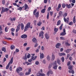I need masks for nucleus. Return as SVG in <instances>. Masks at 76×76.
Masks as SVG:
<instances>
[{"instance_id": "1", "label": "nucleus", "mask_w": 76, "mask_h": 76, "mask_svg": "<svg viewBox=\"0 0 76 76\" xmlns=\"http://www.w3.org/2000/svg\"><path fill=\"white\" fill-rule=\"evenodd\" d=\"M30 23H28L26 25V26L24 28V32H25V31H26L27 30H28V29L29 28H30L31 29H32V26H30Z\"/></svg>"}, {"instance_id": "2", "label": "nucleus", "mask_w": 76, "mask_h": 76, "mask_svg": "<svg viewBox=\"0 0 76 76\" xmlns=\"http://www.w3.org/2000/svg\"><path fill=\"white\" fill-rule=\"evenodd\" d=\"M67 14L66 13H65L63 15V16L64 17V20L65 22H69V18H67L66 19V18H65V17L67 16Z\"/></svg>"}, {"instance_id": "3", "label": "nucleus", "mask_w": 76, "mask_h": 76, "mask_svg": "<svg viewBox=\"0 0 76 76\" xmlns=\"http://www.w3.org/2000/svg\"><path fill=\"white\" fill-rule=\"evenodd\" d=\"M2 10L1 12V14H3L4 12H7L9 10V9H8L7 8H4V7H2Z\"/></svg>"}, {"instance_id": "4", "label": "nucleus", "mask_w": 76, "mask_h": 76, "mask_svg": "<svg viewBox=\"0 0 76 76\" xmlns=\"http://www.w3.org/2000/svg\"><path fill=\"white\" fill-rule=\"evenodd\" d=\"M22 71V68L20 66H19L18 67V68L16 69V71L18 73H19L20 72H21V71Z\"/></svg>"}, {"instance_id": "5", "label": "nucleus", "mask_w": 76, "mask_h": 76, "mask_svg": "<svg viewBox=\"0 0 76 76\" xmlns=\"http://www.w3.org/2000/svg\"><path fill=\"white\" fill-rule=\"evenodd\" d=\"M44 32L41 31L39 34V37H41V38H44Z\"/></svg>"}, {"instance_id": "6", "label": "nucleus", "mask_w": 76, "mask_h": 76, "mask_svg": "<svg viewBox=\"0 0 76 76\" xmlns=\"http://www.w3.org/2000/svg\"><path fill=\"white\" fill-rule=\"evenodd\" d=\"M66 34V30H65V29L64 28L63 29V32L60 34V35L64 36V35H65Z\"/></svg>"}, {"instance_id": "7", "label": "nucleus", "mask_w": 76, "mask_h": 76, "mask_svg": "<svg viewBox=\"0 0 76 76\" xmlns=\"http://www.w3.org/2000/svg\"><path fill=\"white\" fill-rule=\"evenodd\" d=\"M40 58L41 59H42L43 58H44V54L42 53H40Z\"/></svg>"}, {"instance_id": "8", "label": "nucleus", "mask_w": 76, "mask_h": 76, "mask_svg": "<svg viewBox=\"0 0 76 76\" xmlns=\"http://www.w3.org/2000/svg\"><path fill=\"white\" fill-rule=\"evenodd\" d=\"M27 35L26 34H24L21 36V38H23V39H25L27 38Z\"/></svg>"}, {"instance_id": "9", "label": "nucleus", "mask_w": 76, "mask_h": 76, "mask_svg": "<svg viewBox=\"0 0 76 76\" xmlns=\"http://www.w3.org/2000/svg\"><path fill=\"white\" fill-rule=\"evenodd\" d=\"M20 29V24H19V25L17 26V29H16V32H18V31H19Z\"/></svg>"}, {"instance_id": "10", "label": "nucleus", "mask_w": 76, "mask_h": 76, "mask_svg": "<svg viewBox=\"0 0 76 76\" xmlns=\"http://www.w3.org/2000/svg\"><path fill=\"white\" fill-rule=\"evenodd\" d=\"M55 58H56V56H55L54 55H52L51 60V61H54V59H55Z\"/></svg>"}, {"instance_id": "11", "label": "nucleus", "mask_w": 76, "mask_h": 76, "mask_svg": "<svg viewBox=\"0 0 76 76\" xmlns=\"http://www.w3.org/2000/svg\"><path fill=\"white\" fill-rule=\"evenodd\" d=\"M45 37L47 39H49V38H50V36H49V34H48L47 33H46L45 34Z\"/></svg>"}, {"instance_id": "12", "label": "nucleus", "mask_w": 76, "mask_h": 76, "mask_svg": "<svg viewBox=\"0 0 76 76\" xmlns=\"http://www.w3.org/2000/svg\"><path fill=\"white\" fill-rule=\"evenodd\" d=\"M61 4H59L58 5V8H56V10L57 11H59V9H60L61 8Z\"/></svg>"}, {"instance_id": "13", "label": "nucleus", "mask_w": 76, "mask_h": 76, "mask_svg": "<svg viewBox=\"0 0 76 76\" xmlns=\"http://www.w3.org/2000/svg\"><path fill=\"white\" fill-rule=\"evenodd\" d=\"M71 4H66V7L68 8V9H70L71 7Z\"/></svg>"}, {"instance_id": "14", "label": "nucleus", "mask_w": 76, "mask_h": 76, "mask_svg": "<svg viewBox=\"0 0 76 76\" xmlns=\"http://www.w3.org/2000/svg\"><path fill=\"white\" fill-rule=\"evenodd\" d=\"M63 15V12H62V11H60L59 12V15L61 16V17Z\"/></svg>"}, {"instance_id": "15", "label": "nucleus", "mask_w": 76, "mask_h": 76, "mask_svg": "<svg viewBox=\"0 0 76 76\" xmlns=\"http://www.w3.org/2000/svg\"><path fill=\"white\" fill-rule=\"evenodd\" d=\"M13 58L12 57V58H11L10 62L8 64H12L13 63Z\"/></svg>"}, {"instance_id": "16", "label": "nucleus", "mask_w": 76, "mask_h": 76, "mask_svg": "<svg viewBox=\"0 0 76 76\" xmlns=\"http://www.w3.org/2000/svg\"><path fill=\"white\" fill-rule=\"evenodd\" d=\"M20 26L22 30H23L24 29V25L23 24V23H22L20 25Z\"/></svg>"}, {"instance_id": "17", "label": "nucleus", "mask_w": 76, "mask_h": 76, "mask_svg": "<svg viewBox=\"0 0 76 76\" xmlns=\"http://www.w3.org/2000/svg\"><path fill=\"white\" fill-rule=\"evenodd\" d=\"M57 61H56L53 62L52 63V66H57Z\"/></svg>"}, {"instance_id": "18", "label": "nucleus", "mask_w": 76, "mask_h": 76, "mask_svg": "<svg viewBox=\"0 0 76 76\" xmlns=\"http://www.w3.org/2000/svg\"><path fill=\"white\" fill-rule=\"evenodd\" d=\"M61 45V44L60 43H58L57 44L56 46V48H59V46H60Z\"/></svg>"}, {"instance_id": "19", "label": "nucleus", "mask_w": 76, "mask_h": 76, "mask_svg": "<svg viewBox=\"0 0 76 76\" xmlns=\"http://www.w3.org/2000/svg\"><path fill=\"white\" fill-rule=\"evenodd\" d=\"M32 41L34 43H37V40L36 38H34L32 39Z\"/></svg>"}, {"instance_id": "20", "label": "nucleus", "mask_w": 76, "mask_h": 76, "mask_svg": "<svg viewBox=\"0 0 76 76\" xmlns=\"http://www.w3.org/2000/svg\"><path fill=\"white\" fill-rule=\"evenodd\" d=\"M35 15V17L36 18H38V16H39V12H37L36 13H35V15Z\"/></svg>"}, {"instance_id": "21", "label": "nucleus", "mask_w": 76, "mask_h": 76, "mask_svg": "<svg viewBox=\"0 0 76 76\" xmlns=\"http://www.w3.org/2000/svg\"><path fill=\"white\" fill-rule=\"evenodd\" d=\"M57 67L58 66L57 65H54L53 66V69H54V70H56L57 69Z\"/></svg>"}, {"instance_id": "22", "label": "nucleus", "mask_w": 76, "mask_h": 76, "mask_svg": "<svg viewBox=\"0 0 76 76\" xmlns=\"http://www.w3.org/2000/svg\"><path fill=\"white\" fill-rule=\"evenodd\" d=\"M59 56H65L66 54L64 53H59Z\"/></svg>"}, {"instance_id": "23", "label": "nucleus", "mask_w": 76, "mask_h": 76, "mask_svg": "<svg viewBox=\"0 0 76 76\" xmlns=\"http://www.w3.org/2000/svg\"><path fill=\"white\" fill-rule=\"evenodd\" d=\"M70 73H72V74H74L75 72H74V71L73 70H72L71 71L70 70L68 71Z\"/></svg>"}, {"instance_id": "24", "label": "nucleus", "mask_w": 76, "mask_h": 76, "mask_svg": "<svg viewBox=\"0 0 76 76\" xmlns=\"http://www.w3.org/2000/svg\"><path fill=\"white\" fill-rule=\"evenodd\" d=\"M26 54H25V56H24L23 58V60H27V57H26Z\"/></svg>"}, {"instance_id": "25", "label": "nucleus", "mask_w": 76, "mask_h": 76, "mask_svg": "<svg viewBox=\"0 0 76 76\" xmlns=\"http://www.w3.org/2000/svg\"><path fill=\"white\" fill-rule=\"evenodd\" d=\"M25 7V10H26V9H29V7H28V5H27V4H26L24 5Z\"/></svg>"}, {"instance_id": "26", "label": "nucleus", "mask_w": 76, "mask_h": 76, "mask_svg": "<svg viewBox=\"0 0 76 76\" xmlns=\"http://www.w3.org/2000/svg\"><path fill=\"white\" fill-rule=\"evenodd\" d=\"M19 75H20V76H23V75H24V74L22 72H20V73H18Z\"/></svg>"}, {"instance_id": "27", "label": "nucleus", "mask_w": 76, "mask_h": 76, "mask_svg": "<svg viewBox=\"0 0 76 76\" xmlns=\"http://www.w3.org/2000/svg\"><path fill=\"white\" fill-rule=\"evenodd\" d=\"M60 23H61V21H60V20H59L57 23V24L56 25L57 26H58V25H60Z\"/></svg>"}, {"instance_id": "28", "label": "nucleus", "mask_w": 76, "mask_h": 76, "mask_svg": "<svg viewBox=\"0 0 76 76\" xmlns=\"http://www.w3.org/2000/svg\"><path fill=\"white\" fill-rule=\"evenodd\" d=\"M37 57V56H35L34 58V56H31V60H35V59H36Z\"/></svg>"}, {"instance_id": "29", "label": "nucleus", "mask_w": 76, "mask_h": 76, "mask_svg": "<svg viewBox=\"0 0 76 76\" xmlns=\"http://www.w3.org/2000/svg\"><path fill=\"white\" fill-rule=\"evenodd\" d=\"M72 69L73 67H72V66L70 65L68 66V69H69V70H72Z\"/></svg>"}, {"instance_id": "30", "label": "nucleus", "mask_w": 76, "mask_h": 76, "mask_svg": "<svg viewBox=\"0 0 76 76\" xmlns=\"http://www.w3.org/2000/svg\"><path fill=\"white\" fill-rule=\"evenodd\" d=\"M47 58L48 61H50V57L49 56V55H48L47 56Z\"/></svg>"}, {"instance_id": "31", "label": "nucleus", "mask_w": 76, "mask_h": 76, "mask_svg": "<svg viewBox=\"0 0 76 76\" xmlns=\"http://www.w3.org/2000/svg\"><path fill=\"white\" fill-rule=\"evenodd\" d=\"M71 49H68L66 50V53H69Z\"/></svg>"}, {"instance_id": "32", "label": "nucleus", "mask_w": 76, "mask_h": 76, "mask_svg": "<svg viewBox=\"0 0 76 76\" xmlns=\"http://www.w3.org/2000/svg\"><path fill=\"white\" fill-rule=\"evenodd\" d=\"M52 67V63H50V64L49 66H48V69H51Z\"/></svg>"}, {"instance_id": "33", "label": "nucleus", "mask_w": 76, "mask_h": 76, "mask_svg": "<svg viewBox=\"0 0 76 76\" xmlns=\"http://www.w3.org/2000/svg\"><path fill=\"white\" fill-rule=\"evenodd\" d=\"M39 75H40V76H45V74L44 73H39Z\"/></svg>"}, {"instance_id": "34", "label": "nucleus", "mask_w": 76, "mask_h": 76, "mask_svg": "<svg viewBox=\"0 0 76 76\" xmlns=\"http://www.w3.org/2000/svg\"><path fill=\"white\" fill-rule=\"evenodd\" d=\"M10 48L12 50H13L15 48V46L13 45H11Z\"/></svg>"}, {"instance_id": "35", "label": "nucleus", "mask_w": 76, "mask_h": 76, "mask_svg": "<svg viewBox=\"0 0 76 76\" xmlns=\"http://www.w3.org/2000/svg\"><path fill=\"white\" fill-rule=\"evenodd\" d=\"M10 20L11 21H15V20H16V19H15V18H10Z\"/></svg>"}, {"instance_id": "36", "label": "nucleus", "mask_w": 76, "mask_h": 76, "mask_svg": "<svg viewBox=\"0 0 76 76\" xmlns=\"http://www.w3.org/2000/svg\"><path fill=\"white\" fill-rule=\"evenodd\" d=\"M2 51H4V53H6V48L3 47L2 48Z\"/></svg>"}, {"instance_id": "37", "label": "nucleus", "mask_w": 76, "mask_h": 76, "mask_svg": "<svg viewBox=\"0 0 76 76\" xmlns=\"http://www.w3.org/2000/svg\"><path fill=\"white\" fill-rule=\"evenodd\" d=\"M45 8L44 9H43L41 11V13H45Z\"/></svg>"}, {"instance_id": "38", "label": "nucleus", "mask_w": 76, "mask_h": 76, "mask_svg": "<svg viewBox=\"0 0 76 76\" xmlns=\"http://www.w3.org/2000/svg\"><path fill=\"white\" fill-rule=\"evenodd\" d=\"M65 45L66 46H70V44L68 42H65Z\"/></svg>"}, {"instance_id": "39", "label": "nucleus", "mask_w": 76, "mask_h": 76, "mask_svg": "<svg viewBox=\"0 0 76 76\" xmlns=\"http://www.w3.org/2000/svg\"><path fill=\"white\" fill-rule=\"evenodd\" d=\"M58 28H54V31L55 32H56V33L58 31Z\"/></svg>"}, {"instance_id": "40", "label": "nucleus", "mask_w": 76, "mask_h": 76, "mask_svg": "<svg viewBox=\"0 0 76 76\" xmlns=\"http://www.w3.org/2000/svg\"><path fill=\"white\" fill-rule=\"evenodd\" d=\"M9 66H10V64H8L7 66H6V69H9Z\"/></svg>"}, {"instance_id": "41", "label": "nucleus", "mask_w": 76, "mask_h": 76, "mask_svg": "<svg viewBox=\"0 0 76 76\" xmlns=\"http://www.w3.org/2000/svg\"><path fill=\"white\" fill-rule=\"evenodd\" d=\"M73 22L74 23H75L76 22V19H75V16L73 18Z\"/></svg>"}, {"instance_id": "42", "label": "nucleus", "mask_w": 76, "mask_h": 76, "mask_svg": "<svg viewBox=\"0 0 76 76\" xmlns=\"http://www.w3.org/2000/svg\"><path fill=\"white\" fill-rule=\"evenodd\" d=\"M42 23L40 21H39V22L37 23V25L38 26H40L41 25Z\"/></svg>"}, {"instance_id": "43", "label": "nucleus", "mask_w": 76, "mask_h": 76, "mask_svg": "<svg viewBox=\"0 0 76 76\" xmlns=\"http://www.w3.org/2000/svg\"><path fill=\"white\" fill-rule=\"evenodd\" d=\"M37 9H35L34 11H33V14L35 15V13H36V12H37Z\"/></svg>"}, {"instance_id": "44", "label": "nucleus", "mask_w": 76, "mask_h": 76, "mask_svg": "<svg viewBox=\"0 0 76 76\" xmlns=\"http://www.w3.org/2000/svg\"><path fill=\"white\" fill-rule=\"evenodd\" d=\"M18 10H19L20 11H21L22 9V7H20L19 8H18L17 9Z\"/></svg>"}, {"instance_id": "45", "label": "nucleus", "mask_w": 76, "mask_h": 76, "mask_svg": "<svg viewBox=\"0 0 76 76\" xmlns=\"http://www.w3.org/2000/svg\"><path fill=\"white\" fill-rule=\"evenodd\" d=\"M57 61V63H58V64L60 65V60L58 59Z\"/></svg>"}, {"instance_id": "46", "label": "nucleus", "mask_w": 76, "mask_h": 76, "mask_svg": "<svg viewBox=\"0 0 76 76\" xmlns=\"http://www.w3.org/2000/svg\"><path fill=\"white\" fill-rule=\"evenodd\" d=\"M5 39H8V40H10V39H12V38H7L6 37H5Z\"/></svg>"}, {"instance_id": "47", "label": "nucleus", "mask_w": 76, "mask_h": 76, "mask_svg": "<svg viewBox=\"0 0 76 76\" xmlns=\"http://www.w3.org/2000/svg\"><path fill=\"white\" fill-rule=\"evenodd\" d=\"M61 59L62 60V62L63 63V62H64V57H62V58H61Z\"/></svg>"}, {"instance_id": "48", "label": "nucleus", "mask_w": 76, "mask_h": 76, "mask_svg": "<svg viewBox=\"0 0 76 76\" xmlns=\"http://www.w3.org/2000/svg\"><path fill=\"white\" fill-rule=\"evenodd\" d=\"M5 31L6 32H7L8 31V30L7 29V27H6L5 28Z\"/></svg>"}, {"instance_id": "49", "label": "nucleus", "mask_w": 76, "mask_h": 76, "mask_svg": "<svg viewBox=\"0 0 76 76\" xmlns=\"http://www.w3.org/2000/svg\"><path fill=\"white\" fill-rule=\"evenodd\" d=\"M47 19H49V12H48L47 13Z\"/></svg>"}, {"instance_id": "50", "label": "nucleus", "mask_w": 76, "mask_h": 76, "mask_svg": "<svg viewBox=\"0 0 76 76\" xmlns=\"http://www.w3.org/2000/svg\"><path fill=\"white\" fill-rule=\"evenodd\" d=\"M62 6L63 8H65V7H66V5H65V4H62Z\"/></svg>"}, {"instance_id": "51", "label": "nucleus", "mask_w": 76, "mask_h": 76, "mask_svg": "<svg viewBox=\"0 0 76 76\" xmlns=\"http://www.w3.org/2000/svg\"><path fill=\"white\" fill-rule=\"evenodd\" d=\"M25 75H30V72H26L25 73Z\"/></svg>"}, {"instance_id": "52", "label": "nucleus", "mask_w": 76, "mask_h": 76, "mask_svg": "<svg viewBox=\"0 0 76 76\" xmlns=\"http://www.w3.org/2000/svg\"><path fill=\"white\" fill-rule=\"evenodd\" d=\"M30 57H31V55L30 54H28V55L27 56V57L28 58H29Z\"/></svg>"}, {"instance_id": "53", "label": "nucleus", "mask_w": 76, "mask_h": 76, "mask_svg": "<svg viewBox=\"0 0 76 76\" xmlns=\"http://www.w3.org/2000/svg\"><path fill=\"white\" fill-rule=\"evenodd\" d=\"M39 62H38V61H37L35 62V64H36V65H38V64H39Z\"/></svg>"}, {"instance_id": "54", "label": "nucleus", "mask_w": 76, "mask_h": 76, "mask_svg": "<svg viewBox=\"0 0 76 76\" xmlns=\"http://www.w3.org/2000/svg\"><path fill=\"white\" fill-rule=\"evenodd\" d=\"M73 22H71L69 23V25H73Z\"/></svg>"}, {"instance_id": "55", "label": "nucleus", "mask_w": 76, "mask_h": 76, "mask_svg": "<svg viewBox=\"0 0 76 76\" xmlns=\"http://www.w3.org/2000/svg\"><path fill=\"white\" fill-rule=\"evenodd\" d=\"M42 50V51H44L45 50V49H44V46H42V47L41 48Z\"/></svg>"}, {"instance_id": "56", "label": "nucleus", "mask_w": 76, "mask_h": 76, "mask_svg": "<svg viewBox=\"0 0 76 76\" xmlns=\"http://www.w3.org/2000/svg\"><path fill=\"white\" fill-rule=\"evenodd\" d=\"M41 30H43V31H44L45 30V27L44 26H43L41 28Z\"/></svg>"}, {"instance_id": "57", "label": "nucleus", "mask_w": 76, "mask_h": 76, "mask_svg": "<svg viewBox=\"0 0 76 76\" xmlns=\"http://www.w3.org/2000/svg\"><path fill=\"white\" fill-rule=\"evenodd\" d=\"M34 25H36L37 24V20H34Z\"/></svg>"}, {"instance_id": "58", "label": "nucleus", "mask_w": 76, "mask_h": 76, "mask_svg": "<svg viewBox=\"0 0 76 76\" xmlns=\"http://www.w3.org/2000/svg\"><path fill=\"white\" fill-rule=\"evenodd\" d=\"M27 44H28L27 43H25L23 44V45L24 46V47H26V46L27 45Z\"/></svg>"}, {"instance_id": "59", "label": "nucleus", "mask_w": 76, "mask_h": 76, "mask_svg": "<svg viewBox=\"0 0 76 76\" xmlns=\"http://www.w3.org/2000/svg\"><path fill=\"white\" fill-rule=\"evenodd\" d=\"M67 65V66H69L70 65V61H69L68 62Z\"/></svg>"}, {"instance_id": "60", "label": "nucleus", "mask_w": 76, "mask_h": 76, "mask_svg": "<svg viewBox=\"0 0 76 76\" xmlns=\"http://www.w3.org/2000/svg\"><path fill=\"white\" fill-rule=\"evenodd\" d=\"M37 46H38V43H36L35 44L34 47L35 48H36V47H37Z\"/></svg>"}, {"instance_id": "61", "label": "nucleus", "mask_w": 76, "mask_h": 76, "mask_svg": "<svg viewBox=\"0 0 76 76\" xmlns=\"http://www.w3.org/2000/svg\"><path fill=\"white\" fill-rule=\"evenodd\" d=\"M51 7H49L48 10V11H50V10H51Z\"/></svg>"}, {"instance_id": "62", "label": "nucleus", "mask_w": 76, "mask_h": 76, "mask_svg": "<svg viewBox=\"0 0 76 76\" xmlns=\"http://www.w3.org/2000/svg\"><path fill=\"white\" fill-rule=\"evenodd\" d=\"M60 38L62 40H64V38L63 37H60Z\"/></svg>"}, {"instance_id": "63", "label": "nucleus", "mask_w": 76, "mask_h": 76, "mask_svg": "<svg viewBox=\"0 0 76 76\" xmlns=\"http://www.w3.org/2000/svg\"><path fill=\"white\" fill-rule=\"evenodd\" d=\"M29 49H30V47H28L26 48V51H28Z\"/></svg>"}, {"instance_id": "64", "label": "nucleus", "mask_w": 76, "mask_h": 76, "mask_svg": "<svg viewBox=\"0 0 76 76\" xmlns=\"http://www.w3.org/2000/svg\"><path fill=\"white\" fill-rule=\"evenodd\" d=\"M48 1V0H44V3H47Z\"/></svg>"}]
</instances>
